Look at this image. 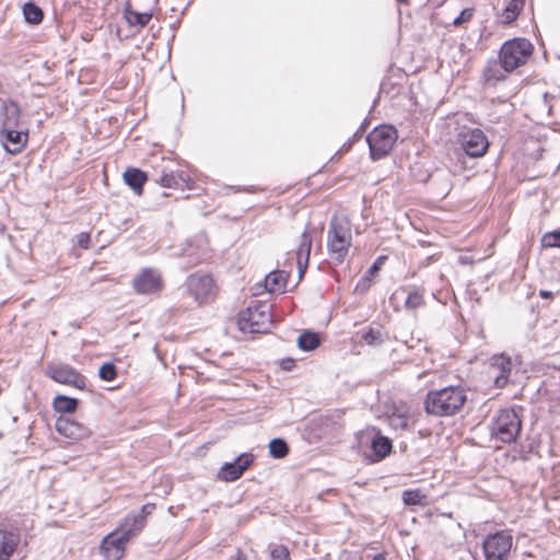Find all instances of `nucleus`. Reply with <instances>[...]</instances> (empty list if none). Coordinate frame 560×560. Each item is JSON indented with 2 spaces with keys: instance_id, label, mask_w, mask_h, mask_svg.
I'll return each instance as SVG.
<instances>
[{
  "instance_id": "43",
  "label": "nucleus",
  "mask_w": 560,
  "mask_h": 560,
  "mask_svg": "<svg viewBox=\"0 0 560 560\" xmlns=\"http://www.w3.org/2000/svg\"><path fill=\"white\" fill-rule=\"evenodd\" d=\"M155 509V504L153 503H147L142 505V508L139 511H133L135 514H141L143 518L147 521V516L153 512Z\"/></svg>"
},
{
  "instance_id": "41",
  "label": "nucleus",
  "mask_w": 560,
  "mask_h": 560,
  "mask_svg": "<svg viewBox=\"0 0 560 560\" xmlns=\"http://www.w3.org/2000/svg\"><path fill=\"white\" fill-rule=\"evenodd\" d=\"M474 16V10L470 8L464 9L458 16H456L453 21L455 26H460L466 22H469Z\"/></svg>"
},
{
  "instance_id": "17",
  "label": "nucleus",
  "mask_w": 560,
  "mask_h": 560,
  "mask_svg": "<svg viewBox=\"0 0 560 560\" xmlns=\"http://www.w3.org/2000/svg\"><path fill=\"white\" fill-rule=\"evenodd\" d=\"M0 140L7 152L16 154L22 151L27 141V133L16 130V128L0 129Z\"/></svg>"
},
{
  "instance_id": "1",
  "label": "nucleus",
  "mask_w": 560,
  "mask_h": 560,
  "mask_svg": "<svg viewBox=\"0 0 560 560\" xmlns=\"http://www.w3.org/2000/svg\"><path fill=\"white\" fill-rule=\"evenodd\" d=\"M467 401V394L462 386H446L429 390L423 405L427 413L435 417L454 416L462 410Z\"/></svg>"
},
{
  "instance_id": "42",
  "label": "nucleus",
  "mask_w": 560,
  "mask_h": 560,
  "mask_svg": "<svg viewBox=\"0 0 560 560\" xmlns=\"http://www.w3.org/2000/svg\"><path fill=\"white\" fill-rule=\"evenodd\" d=\"M91 236L89 233L82 232L78 235V245L81 248L88 249L90 247Z\"/></svg>"
},
{
  "instance_id": "48",
  "label": "nucleus",
  "mask_w": 560,
  "mask_h": 560,
  "mask_svg": "<svg viewBox=\"0 0 560 560\" xmlns=\"http://www.w3.org/2000/svg\"><path fill=\"white\" fill-rule=\"evenodd\" d=\"M201 259H202V257H201V256H197V257H195V258L190 259V260H189V264H190V265H196V264H198Z\"/></svg>"
},
{
  "instance_id": "21",
  "label": "nucleus",
  "mask_w": 560,
  "mask_h": 560,
  "mask_svg": "<svg viewBox=\"0 0 560 560\" xmlns=\"http://www.w3.org/2000/svg\"><path fill=\"white\" fill-rule=\"evenodd\" d=\"M312 235L310 234L307 228L301 235V242L299 248L296 250V259H298V269L300 279L303 277V273L307 267L311 248H312Z\"/></svg>"
},
{
  "instance_id": "4",
  "label": "nucleus",
  "mask_w": 560,
  "mask_h": 560,
  "mask_svg": "<svg viewBox=\"0 0 560 560\" xmlns=\"http://www.w3.org/2000/svg\"><path fill=\"white\" fill-rule=\"evenodd\" d=\"M533 45L528 39L516 37L506 40L500 48L499 60L506 72H512L525 65L533 54Z\"/></svg>"
},
{
  "instance_id": "5",
  "label": "nucleus",
  "mask_w": 560,
  "mask_h": 560,
  "mask_svg": "<svg viewBox=\"0 0 560 560\" xmlns=\"http://www.w3.org/2000/svg\"><path fill=\"white\" fill-rule=\"evenodd\" d=\"M522 430V421L514 409H503L491 424V435L503 443L516 441Z\"/></svg>"
},
{
  "instance_id": "44",
  "label": "nucleus",
  "mask_w": 560,
  "mask_h": 560,
  "mask_svg": "<svg viewBox=\"0 0 560 560\" xmlns=\"http://www.w3.org/2000/svg\"><path fill=\"white\" fill-rule=\"evenodd\" d=\"M293 365H294L293 359H285L281 363L282 369L287 370V371L291 370L293 368Z\"/></svg>"
},
{
  "instance_id": "18",
  "label": "nucleus",
  "mask_w": 560,
  "mask_h": 560,
  "mask_svg": "<svg viewBox=\"0 0 560 560\" xmlns=\"http://www.w3.org/2000/svg\"><path fill=\"white\" fill-rule=\"evenodd\" d=\"M144 526L145 520L143 516L141 514H135L133 512H130L119 524L116 532L119 533L121 538L129 541L132 537L140 534Z\"/></svg>"
},
{
  "instance_id": "31",
  "label": "nucleus",
  "mask_w": 560,
  "mask_h": 560,
  "mask_svg": "<svg viewBox=\"0 0 560 560\" xmlns=\"http://www.w3.org/2000/svg\"><path fill=\"white\" fill-rule=\"evenodd\" d=\"M23 15L27 23L39 24L44 19L43 10L33 1H28L23 5Z\"/></svg>"
},
{
  "instance_id": "15",
  "label": "nucleus",
  "mask_w": 560,
  "mask_h": 560,
  "mask_svg": "<svg viewBox=\"0 0 560 560\" xmlns=\"http://www.w3.org/2000/svg\"><path fill=\"white\" fill-rule=\"evenodd\" d=\"M512 370V360L505 354H497L491 358L489 375L493 378L495 387L503 388L508 382Z\"/></svg>"
},
{
  "instance_id": "2",
  "label": "nucleus",
  "mask_w": 560,
  "mask_h": 560,
  "mask_svg": "<svg viewBox=\"0 0 560 560\" xmlns=\"http://www.w3.org/2000/svg\"><path fill=\"white\" fill-rule=\"evenodd\" d=\"M352 245L351 222L345 215H334L327 231V250L336 264L345 261Z\"/></svg>"
},
{
  "instance_id": "23",
  "label": "nucleus",
  "mask_w": 560,
  "mask_h": 560,
  "mask_svg": "<svg viewBox=\"0 0 560 560\" xmlns=\"http://www.w3.org/2000/svg\"><path fill=\"white\" fill-rule=\"evenodd\" d=\"M147 178V173L136 167L128 168L124 173V180L126 185H128L136 195L142 194Z\"/></svg>"
},
{
  "instance_id": "50",
  "label": "nucleus",
  "mask_w": 560,
  "mask_h": 560,
  "mask_svg": "<svg viewBox=\"0 0 560 560\" xmlns=\"http://www.w3.org/2000/svg\"><path fill=\"white\" fill-rule=\"evenodd\" d=\"M235 560H246L244 555L238 550L235 557Z\"/></svg>"
},
{
  "instance_id": "24",
  "label": "nucleus",
  "mask_w": 560,
  "mask_h": 560,
  "mask_svg": "<svg viewBox=\"0 0 560 560\" xmlns=\"http://www.w3.org/2000/svg\"><path fill=\"white\" fill-rule=\"evenodd\" d=\"M371 433L373 434L371 438V447L375 456H377L378 459L385 458L392 452V441L375 429H372Z\"/></svg>"
},
{
  "instance_id": "30",
  "label": "nucleus",
  "mask_w": 560,
  "mask_h": 560,
  "mask_svg": "<svg viewBox=\"0 0 560 560\" xmlns=\"http://www.w3.org/2000/svg\"><path fill=\"white\" fill-rule=\"evenodd\" d=\"M320 343L318 334L306 330L302 332L298 338V346L303 351H313Z\"/></svg>"
},
{
  "instance_id": "12",
  "label": "nucleus",
  "mask_w": 560,
  "mask_h": 560,
  "mask_svg": "<svg viewBox=\"0 0 560 560\" xmlns=\"http://www.w3.org/2000/svg\"><path fill=\"white\" fill-rule=\"evenodd\" d=\"M132 285L139 294H154L162 290L163 281L158 270L144 268L133 278Z\"/></svg>"
},
{
  "instance_id": "46",
  "label": "nucleus",
  "mask_w": 560,
  "mask_h": 560,
  "mask_svg": "<svg viewBox=\"0 0 560 560\" xmlns=\"http://www.w3.org/2000/svg\"><path fill=\"white\" fill-rule=\"evenodd\" d=\"M371 560H386V558L384 553H376L372 556Z\"/></svg>"
},
{
  "instance_id": "9",
  "label": "nucleus",
  "mask_w": 560,
  "mask_h": 560,
  "mask_svg": "<svg viewBox=\"0 0 560 560\" xmlns=\"http://www.w3.org/2000/svg\"><path fill=\"white\" fill-rule=\"evenodd\" d=\"M185 284L188 293L200 305L209 303L215 296V284L209 275L192 273L187 278Z\"/></svg>"
},
{
  "instance_id": "10",
  "label": "nucleus",
  "mask_w": 560,
  "mask_h": 560,
  "mask_svg": "<svg viewBox=\"0 0 560 560\" xmlns=\"http://www.w3.org/2000/svg\"><path fill=\"white\" fill-rule=\"evenodd\" d=\"M21 542L19 527L7 518H0V560H9Z\"/></svg>"
},
{
  "instance_id": "20",
  "label": "nucleus",
  "mask_w": 560,
  "mask_h": 560,
  "mask_svg": "<svg viewBox=\"0 0 560 560\" xmlns=\"http://www.w3.org/2000/svg\"><path fill=\"white\" fill-rule=\"evenodd\" d=\"M190 178L183 171H163L162 175L155 179L158 184L166 188L184 189L188 187Z\"/></svg>"
},
{
  "instance_id": "35",
  "label": "nucleus",
  "mask_w": 560,
  "mask_h": 560,
  "mask_svg": "<svg viewBox=\"0 0 560 560\" xmlns=\"http://www.w3.org/2000/svg\"><path fill=\"white\" fill-rule=\"evenodd\" d=\"M409 420L410 418L406 412L394 411L388 416V423L395 430H407Z\"/></svg>"
},
{
  "instance_id": "7",
  "label": "nucleus",
  "mask_w": 560,
  "mask_h": 560,
  "mask_svg": "<svg viewBox=\"0 0 560 560\" xmlns=\"http://www.w3.org/2000/svg\"><path fill=\"white\" fill-rule=\"evenodd\" d=\"M513 544V537L508 530L489 534L482 542L486 560H508Z\"/></svg>"
},
{
  "instance_id": "22",
  "label": "nucleus",
  "mask_w": 560,
  "mask_h": 560,
  "mask_svg": "<svg viewBox=\"0 0 560 560\" xmlns=\"http://www.w3.org/2000/svg\"><path fill=\"white\" fill-rule=\"evenodd\" d=\"M288 273L284 270H273L265 278V288L270 293H283L285 291Z\"/></svg>"
},
{
  "instance_id": "6",
  "label": "nucleus",
  "mask_w": 560,
  "mask_h": 560,
  "mask_svg": "<svg viewBox=\"0 0 560 560\" xmlns=\"http://www.w3.org/2000/svg\"><path fill=\"white\" fill-rule=\"evenodd\" d=\"M397 137V130L393 126L382 125L375 127L366 137L370 158L373 161H377L388 155Z\"/></svg>"
},
{
  "instance_id": "28",
  "label": "nucleus",
  "mask_w": 560,
  "mask_h": 560,
  "mask_svg": "<svg viewBox=\"0 0 560 560\" xmlns=\"http://www.w3.org/2000/svg\"><path fill=\"white\" fill-rule=\"evenodd\" d=\"M525 0H510L501 14L502 23L510 24L516 20L523 10Z\"/></svg>"
},
{
  "instance_id": "3",
  "label": "nucleus",
  "mask_w": 560,
  "mask_h": 560,
  "mask_svg": "<svg viewBox=\"0 0 560 560\" xmlns=\"http://www.w3.org/2000/svg\"><path fill=\"white\" fill-rule=\"evenodd\" d=\"M271 307L267 303L255 302L241 311L237 326L242 332L267 334L272 326Z\"/></svg>"
},
{
  "instance_id": "51",
  "label": "nucleus",
  "mask_w": 560,
  "mask_h": 560,
  "mask_svg": "<svg viewBox=\"0 0 560 560\" xmlns=\"http://www.w3.org/2000/svg\"><path fill=\"white\" fill-rule=\"evenodd\" d=\"M362 132H363V131L359 129V130L354 133V136H353V137L357 139V138L361 137V133H362Z\"/></svg>"
},
{
  "instance_id": "33",
  "label": "nucleus",
  "mask_w": 560,
  "mask_h": 560,
  "mask_svg": "<svg viewBox=\"0 0 560 560\" xmlns=\"http://www.w3.org/2000/svg\"><path fill=\"white\" fill-rule=\"evenodd\" d=\"M269 455L272 458L281 459L284 458L289 452L290 447L285 440L281 438H275L269 442Z\"/></svg>"
},
{
  "instance_id": "11",
  "label": "nucleus",
  "mask_w": 560,
  "mask_h": 560,
  "mask_svg": "<svg viewBox=\"0 0 560 560\" xmlns=\"http://www.w3.org/2000/svg\"><path fill=\"white\" fill-rule=\"evenodd\" d=\"M46 375L57 383L83 389L86 378L68 364L49 365Z\"/></svg>"
},
{
  "instance_id": "25",
  "label": "nucleus",
  "mask_w": 560,
  "mask_h": 560,
  "mask_svg": "<svg viewBox=\"0 0 560 560\" xmlns=\"http://www.w3.org/2000/svg\"><path fill=\"white\" fill-rule=\"evenodd\" d=\"M124 18L129 26L144 27L151 21L152 13L136 11L130 3H127L124 9Z\"/></svg>"
},
{
  "instance_id": "8",
  "label": "nucleus",
  "mask_w": 560,
  "mask_h": 560,
  "mask_svg": "<svg viewBox=\"0 0 560 560\" xmlns=\"http://www.w3.org/2000/svg\"><path fill=\"white\" fill-rule=\"evenodd\" d=\"M460 149L469 158L483 156L489 149V140L479 128L463 129L457 136Z\"/></svg>"
},
{
  "instance_id": "38",
  "label": "nucleus",
  "mask_w": 560,
  "mask_h": 560,
  "mask_svg": "<svg viewBox=\"0 0 560 560\" xmlns=\"http://www.w3.org/2000/svg\"><path fill=\"white\" fill-rule=\"evenodd\" d=\"M381 260L382 258H378L377 260H375L373 262V265L368 269L366 273L364 275V277H362V279L360 280V282L358 283L357 285V289L362 285L363 289H366L369 288L370 285V281H371V278L374 277V275L380 270V264H381Z\"/></svg>"
},
{
  "instance_id": "40",
  "label": "nucleus",
  "mask_w": 560,
  "mask_h": 560,
  "mask_svg": "<svg viewBox=\"0 0 560 560\" xmlns=\"http://www.w3.org/2000/svg\"><path fill=\"white\" fill-rule=\"evenodd\" d=\"M362 339L368 345H378L383 341L381 331L373 328H369L364 331Z\"/></svg>"
},
{
  "instance_id": "36",
  "label": "nucleus",
  "mask_w": 560,
  "mask_h": 560,
  "mask_svg": "<svg viewBox=\"0 0 560 560\" xmlns=\"http://www.w3.org/2000/svg\"><path fill=\"white\" fill-rule=\"evenodd\" d=\"M98 376L101 380L106 381V382L114 381L117 376V371H116L115 364L112 362H106V363L102 364L100 368V371H98Z\"/></svg>"
},
{
  "instance_id": "37",
  "label": "nucleus",
  "mask_w": 560,
  "mask_h": 560,
  "mask_svg": "<svg viewBox=\"0 0 560 560\" xmlns=\"http://www.w3.org/2000/svg\"><path fill=\"white\" fill-rule=\"evenodd\" d=\"M541 246L545 248L558 247L560 248V231L556 230L546 233L541 237Z\"/></svg>"
},
{
  "instance_id": "39",
  "label": "nucleus",
  "mask_w": 560,
  "mask_h": 560,
  "mask_svg": "<svg viewBox=\"0 0 560 560\" xmlns=\"http://www.w3.org/2000/svg\"><path fill=\"white\" fill-rule=\"evenodd\" d=\"M271 560H291L289 549L283 545L270 546Z\"/></svg>"
},
{
  "instance_id": "27",
  "label": "nucleus",
  "mask_w": 560,
  "mask_h": 560,
  "mask_svg": "<svg viewBox=\"0 0 560 560\" xmlns=\"http://www.w3.org/2000/svg\"><path fill=\"white\" fill-rule=\"evenodd\" d=\"M542 388L549 400L560 405V369L544 382Z\"/></svg>"
},
{
  "instance_id": "49",
  "label": "nucleus",
  "mask_w": 560,
  "mask_h": 560,
  "mask_svg": "<svg viewBox=\"0 0 560 560\" xmlns=\"http://www.w3.org/2000/svg\"><path fill=\"white\" fill-rule=\"evenodd\" d=\"M368 126H369V120L365 118V119L363 120V122L361 124V126H360V128H359V129H360V130H362V131H364V130H365V128H366Z\"/></svg>"
},
{
  "instance_id": "13",
  "label": "nucleus",
  "mask_w": 560,
  "mask_h": 560,
  "mask_svg": "<svg viewBox=\"0 0 560 560\" xmlns=\"http://www.w3.org/2000/svg\"><path fill=\"white\" fill-rule=\"evenodd\" d=\"M252 453H242L233 462L224 463L218 472V478L233 482L242 477L244 471L254 463Z\"/></svg>"
},
{
  "instance_id": "16",
  "label": "nucleus",
  "mask_w": 560,
  "mask_h": 560,
  "mask_svg": "<svg viewBox=\"0 0 560 560\" xmlns=\"http://www.w3.org/2000/svg\"><path fill=\"white\" fill-rule=\"evenodd\" d=\"M127 541L116 530L104 537L101 550L106 560H120L124 557Z\"/></svg>"
},
{
  "instance_id": "32",
  "label": "nucleus",
  "mask_w": 560,
  "mask_h": 560,
  "mask_svg": "<svg viewBox=\"0 0 560 560\" xmlns=\"http://www.w3.org/2000/svg\"><path fill=\"white\" fill-rule=\"evenodd\" d=\"M401 499L405 505H424L427 495L420 489H407L402 491Z\"/></svg>"
},
{
  "instance_id": "47",
  "label": "nucleus",
  "mask_w": 560,
  "mask_h": 560,
  "mask_svg": "<svg viewBox=\"0 0 560 560\" xmlns=\"http://www.w3.org/2000/svg\"><path fill=\"white\" fill-rule=\"evenodd\" d=\"M190 248H191V245H189V248H184L180 256H189L190 257L192 255Z\"/></svg>"
},
{
  "instance_id": "26",
  "label": "nucleus",
  "mask_w": 560,
  "mask_h": 560,
  "mask_svg": "<svg viewBox=\"0 0 560 560\" xmlns=\"http://www.w3.org/2000/svg\"><path fill=\"white\" fill-rule=\"evenodd\" d=\"M505 72L502 68L501 62L497 60L488 61L483 69V79L486 84L495 85L499 81L505 79Z\"/></svg>"
},
{
  "instance_id": "45",
  "label": "nucleus",
  "mask_w": 560,
  "mask_h": 560,
  "mask_svg": "<svg viewBox=\"0 0 560 560\" xmlns=\"http://www.w3.org/2000/svg\"><path fill=\"white\" fill-rule=\"evenodd\" d=\"M539 296L542 299H551V298H553V292L549 291V290H540Z\"/></svg>"
},
{
  "instance_id": "34",
  "label": "nucleus",
  "mask_w": 560,
  "mask_h": 560,
  "mask_svg": "<svg viewBox=\"0 0 560 560\" xmlns=\"http://www.w3.org/2000/svg\"><path fill=\"white\" fill-rule=\"evenodd\" d=\"M424 303L423 294L418 288H409L408 295L405 301L407 310H416Z\"/></svg>"
},
{
  "instance_id": "19",
  "label": "nucleus",
  "mask_w": 560,
  "mask_h": 560,
  "mask_svg": "<svg viewBox=\"0 0 560 560\" xmlns=\"http://www.w3.org/2000/svg\"><path fill=\"white\" fill-rule=\"evenodd\" d=\"M21 109L16 102L0 100V129L18 128Z\"/></svg>"
},
{
  "instance_id": "29",
  "label": "nucleus",
  "mask_w": 560,
  "mask_h": 560,
  "mask_svg": "<svg viewBox=\"0 0 560 560\" xmlns=\"http://www.w3.org/2000/svg\"><path fill=\"white\" fill-rule=\"evenodd\" d=\"M52 405L57 412L72 413L77 410L79 406V400L77 398H72L66 395H58L54 399Z\"/></svg>"
},
{
  "instance_id": "14",
  "label": "nucleus",
  "mask_w": 560,
  "mask_h": 560,
  "mask_svg": "<svg viewBox=\"0 0 560 560\" xmlns=\"http://www.w3.org/2000/svg\"><path fill=\"white\" fill-rule=\"evenodd\" d=\"M56 431L71 440L86 439L92 434V430L85 424L77 421L70 416H60L55 423Z\"/></svg>"
}]
</instances>
